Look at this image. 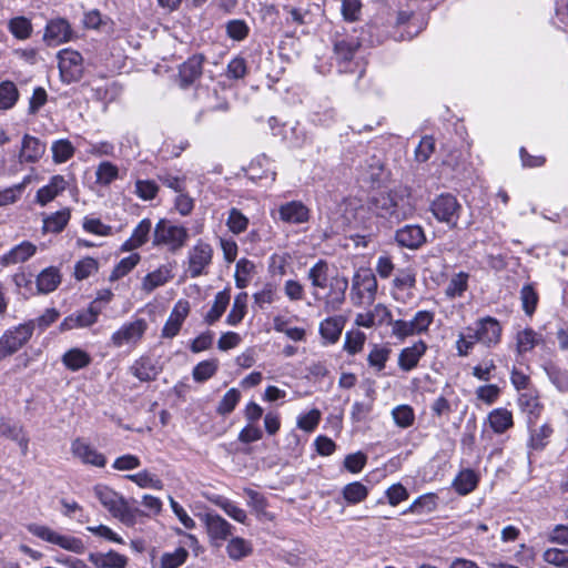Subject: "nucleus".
<instances>
[{
	"label": "nucleus",
	"mask_w": 568,
	"mask_h": 568,
	"mask_svg": "<svg viewBox=\"0 0 568 568\" xmlns=\"http://www.w3.org/2000/svg\"><path fill=\"white\" fill-rule=\"evenodd\" d=\"M225 31L230 39L234 41H243L250 33V27L242 19H233L226 22Z\"/></svg>",
	"instance_id": "052dcab7"
},
{
	"label": "nucleus",
	"mask_w": 568,
	"mask_h": 568,
	"mask_svg": "<svg viewBox=\"0 0 568 568\" xmlns=\"http://www.w3.org/2000/svg\"><path fill=\"white\" fill-rule=\"evenodd\" d=\"M329 265L326 260H318L307 272V280L312 285V296L324 303L325 312L341 308L345 302L348 280L345 276L329 277Z\"/></svg>",
	"instance_id": "f257e3e1"
},
{
	"label": "nucleus",
	"mask_w": 568,
	"mask_h": 568,
	"mask_svg": "<svg viewBox=\"0 0 568 568\" xmlns=\"http://www.w3.org/2000/svg\"><path fill=\"white\" fill-rule=\"evenodd\" d=\"M428 349L427 344L419 339L413 345L403 348L398 354V367L403 372H410L418 366L420 358Z\"/></svg>",
	"instance_id": "412c9836"
},
{
	"label": "nucleus",
	"mask_w": 568,
	"mask_h": 568,
	"mask_svg": "<svg viewBox=\"0 0 568 568\" xmlns=\"http://www.w3.org/2000/svg\"><path fill=\"white\" fill-rule=\"evenodd\" d=\"M89 560L97 568H125L128 558L114 550L108 552H90Z\"/></svg>",
	"instance_id": "c85d7f7f"
},
{
	"label": "nucleus",
	"mask_w": 568,
	"mask_h": 568,
	"mask_svg": "<svg viewBox=\"0 0 568 568\" xmlns=\"http://www.w3.org/2000/svg\"><path fill=\"white\" fill-rule=\"evenodd\" d=\"M344 325L342 316L328 317L320 324V334L329 344H334L339 339Z\"/></svg>",
	"instance_id": "72a5a7b5"
},
{
	"label": "nucleus",
	"mask_w": 568,
	"mask_h": 568,
	"mask_svg": "<svg viewBox=\"0 0 568 568\" xmlns=\"http://www.w3.org/2000/svg\"><path fill=\"white\" fill-rule=\"evenodd\" d=\"M45 152V144L38 138L24 134L22 139L21 151L19 154L20 162L36 163Z\"/></svg>",
	"instance_id": "bb28decb"
},
{
	"label": "nucleus",
	"mask_w": 568,
	"mask_h": 568,
	"mask_svg": "<svg viewBox=\"0 0 568 568\" xmlns=\"http://www.w3.org/2000/svg\"><path fill=\"white\" fill-rule=\"evenodd\" d=\"M68 187L63 175L57 174L50 178L49 183L37 191L36 202L41 206L47 205Z\"/></svg>",
	"instance_id": "393cba45"
},
{
	"label": "nucleus",
	"mask_w": 568,
	"mask_h": 568,
	"mask_svg": "<svg viewBox=\"0 0 568 568\" xmlns=\"http://www.w3.org/2000/svg\"><path fill=\"white\" fill-rule=\"evenodd\" d=\"M9 31L20 40L28 39L32 33V24L26 17H16L9 21Z\"/></svg>",
	"instance_id": "4d7b16f0"
},
{
	"label": "nucleus",
	"mask_w": 568,
	"mask_h": 568,
	"mask_svg": "<svg viewBox=\"0 0 568 568\" xmlns=\"http://www.w3.org/2000/svg\"><path fill=\"white\" fill-rule=\"evenodd\" d=\"M366 336L361 331H351L345 334L344 349L351 354L355 355L359 353L364 346Z\"/></svg>",
	"instance_id": "338daca9"
},
{
	"label": "nucleus",
	"mask_w": 568,
	"mask_h": 568,
	"mask_svg": "<svg viewBox=\"0 0 568 568\" xmlns=\"http://www.w3.org/2000/svg\"><path fill=\"white\" fill-rule=\"evenodd\" d=\"M463 206L455 195L443 193L436 196L430 203V212L434 217L448 225L449 229H456Z\"/></svg>",
	"instance_id": "39448f33"
},
{
	"label": "nucleus",
	"mask_w": 568,
	"mask_h": 568,
	"mask_svg": "<svg viewBox=\"0 0 568 568\" xmlns=\"http://www.w3.org/2000/svg\"><path fill=\"white\" fill-rule=\"evenodd\" d=\"M395 240L402 247L417 250L426 243V234L420 225L408 224L396 231Z\"/></svg>",
	"instance_id": "6ab92c4d"
},
{
	"label": "nucleus",
	"mask_w": 568,
	"mask_h": 568,
	"mask_svg": "<svg viewBox=\"0 0 568 568\" xmlns=\"http://www.w3.org/2000/svg\"><path fill=\"white\" fill-rule=\"evenodd\" d=\"M217 368V359L202 361L193 368V379L197 383H204L215 375Z\"/></svg>",
	"instance_id": "3c124183"
},
{
	"label": "nucleus",
	"mask_w": 568,
	"mask_h": 568,
	"mask_svg": "<svg viewBox=\"0 0 568 568\" xmlns=\"http://www.w3.org/2000/svg\"><path fill=\"white\" fill-rule=\"evenodd\" d=\"M213 248L209 243L199 241L189 251V273L192 278L205 273V268L212 263Z\"/></svg>",
	"instance_id": "ddd939ff"
},
{
	"label": "nucleus",
	"mask_w": 568,
	"mask_h": 568,
	"mask_svg": "<svg viewBox=\"0 0 568 568\" xmlns=\"http://www.w3.org/2000/svg\"><path fill=\"white\" fill-rule=\"evenodd\" d=\"M278 219L287 224H303L310 220V209L302 201H290L278 206Z\"/></svg>",
	"instance_id": "f3484780"
},
{
	"label": "nucleus",
	"mask_w": 568,
	"mask_h": 568,
	"mask_svg": "<svg viewBox=\"0 0 568 568\" xmlns=\"http://www.w3.org/2000/svg\"><path fill=\"white\" fill-rule=\"evenodd\" d=\"M205 61L204 54L195 53L179 65L175 81L180 89L187 90L201 79Z\"/></svg>",
	"instance_id": "1a4fd4ad"
},
{
	"label": "nucleus",
	"mask_w": 568,
	"mask_h": 568,
	"mask_svg": "<svg viewBox=\"0 0 568 568\" xmlns=\"http://www.w3.org/2000/svg\"><path fill=\"white\" fill-rule=\"evenodd\" d=\"M130 372L140 382H152L158 378L162 367L150 356H141L130 366Z\"/></svg>",
	"instance_id": "4be33fe9"
},
{
	"label": "nucleus",
	"mask_w": 568,
	"mask_h": 568,
	"mask_svg": "<svg viewBox=\"0 0 568 568\" xmlns=\"http://www.w3.org/2000/svg\"><path fill=\"white\" fill-rule=\"evenodd\" d=\"M377 292V281L369 268L358 270L352 284V300L355 305L372 304Z\"/></svg>",
	"instance_id": "0eeeda50"
},
{
	"label": "nucleus",
	"mask_w": 568,
	"mask_h": 568,
	"mask_svg": "<svg viewBox=\"0 0 568 568\" xmlns=\"http://www.w3.org/2000/svg\"><path fill=\"white\" fill-rule=\"evenodd\" d=\"M59 70L65 83L79 81L83 75V58L78 51L62 50L59 55Z\"/></svg>",
	"instance_id": "9b49d317"
},
{
	"label": "nucleus",
	"mask_w": 568,
	"mask_h": 568,
	"mask_svg": "<svg viewBox=\"0 0 568 568\" xmlns=\"http://www.w3.org/2000/svg\"><path fill=\"white\" fill-rule=\"evenodd\" d=\"M468 278H469V274L466 272H459V273L455 274L450 278V281L445 290L446 296L449 298H455V297L462 296L468 288Z\"/></svg>",
	"instance_id": "09e8293b"
},
{
	"label": "nucleus",
	"mask_w": 568,
	"mask_h": 568,
	"mask_svg": "<svg viewBox=\"0 0 568 568\" xmlns=\"http://www.w3.org/2000/svg\"><path fill=\"white\" fill-rule=\"evenodd\" d=\"M488 422L496 434H503L514 426L513 414L507 408H496L488 415Z\"/></svg>",
	"instance_id": "e433bc0d"
},
{
	"label": "nucleus",
	"mask_w": 568,
	"mask_h": 568,
	"mask_svg": "<svg viewBox=\"0 0 568 568\" xmlns=\"http://www.w3.org/2000/svg\"><path fill=\"white\" fill-rule=\"evenodd\" d=\"M248 217H246L239 209L232 207L229 211L226 226L233 234L239 235L245 232L248 227Z\"/></svg>",
	"instance_id": "8fccbe9b"
},
{
	"label": "nucleus",
	"mask_w": 568,
	"mask_h": 568,
	"mask_svg": "<svg viewBox=\"0 0 568 568\" xmlns=\"http://www.w3.org/2000/svg\"><path fill=\"white\" fill-rule=\"evenodd\" d=\"M203 521L210 538L219 545L232 535V525L215 513H206Z\"/></svg>",
	"instance_id": "aec40b11"
},
{
	"label": "nucleus",
	"mask_w": 568,
	"mask_h": 568,
	"mask_svg": "<svg viewBox=\"0 0 568 568\" xmlns=\"http://www.w3.org/2000/svg\"><path fill=\"white\" fill-rule=\"evenodd\" d=\"M554 428L549 424H544L530 430L529 447L535 450L544 449L549 443Z\"/></svg>",
	"instance_id": "49530a36"
},
{
	"label": "nucleus",
	"mask_w": 568,
	"mask_h": 568,
	"mask_svg": "<svg viewBox=\"0 0 568 568\" xmlns=\"http://www.w3.org/2000/svg\"><path fill=\"white\" fill-rule=\"evenodd\" d=\"M255 270V265L247 258H240L235 265V285L239 288H245L251 281L252 274Z\"/></svg>",
	"instance_id": "79ce46f5"
},
{
	"label": "nucleus",
	"mask_w": 568,
	"mask_h": 568,
	"mask_svg": "<svg viewBox=\"0 0 568 568\" xmlns=\"http://www.w3.org/2000/svg\"><path fill=\"white\" fill-rule=\"evenodd\" d=\"M62 363L68 369L77 372L90 365L91 356L85 351L74 347L63 354Z\"/></svg>",
	"instance_id": "4c0bfd02"
},
{
	"label": "nucleus",
	"mask_w": 568,
	"mask_h": 568,
	"mask_svg": "<svg viewBox=\"0 0 568 568\" xmlns=\"http://www.w3.org/2000/svg\"><path fill=\"white\" fill-rule=\"evenodd\" d=\"M475 327L477 331V339H479L480 344L491 347L500 342L503 328L495 317L486 316L480 318L476 322Z\"/></svg>",
	"instance_id": "2eb2a0df"
},
{
	"label": "nucleus",
	"mask_w": 568,
	"mask_h": 568,
	"mask_svg": "<svg viewBox=\"0 0 568 568\" xmlns=\"http://www.w3.org/2000/svg\"><path fill=\"white\" fill-rule=\"evenodd\" d=\"M99 268V263L93 257H84L74 265V277L82 281L94 274Z\"/></svg>",
	"instance_id": "69168bd1"
},
{
	"label": "nucleus",
	"mask_w": 568,
	"mask_h": 568,
	"mask_svg": "<svg viewBox=\"0 0 568 568\" xmlns=\"http://www.w3.org/2000/svg\"><path fill=\"white\" fill-rule=\"evenodd\" d=\"M34 332V323H22L7 329L0 337V359L17 353L28 343Z\"/></svg>",
	"instance_id": "6e6552de"
},
{
	"label": "nucleus",
	"mask_w": 568,
	"mask_h": 568,
	"mask_svg": "<svg viewBox=\"0 0 568 568\" xmlns=\"http://www.w3.org/2000/svg\"><path fill=\"white\" fill-rule=\"evenodd\" d=\"M52 158L55 163H64L74 155V146L67 139L54 141L52 146Z\"/></svg>",
	"instance_id": "603ef678"
},
{
	"label": "nucleus",
	"mask_w": 568,
	"mask_h": 568,
	"mask_svg": "<svg viewBox=\"0 0 568 568\" xmlns=\"http://www.w3.org/2000/svg\"><path fill=\"white\" fill-rule=\"evenodd\" d=\"M187 240V229L173 224L166 219H160L153 229L152 245L154 247H165L173 254L183 248Z\"/></svg>",
	"instance_id": "20e7f679"
},
{
	"label": "nucleus",
	"mask_w": 568,
	"mask_h": 568,
	"mask_svg": "<svg viewBox=\"0 0 568 568\" xmlns=\"http://www.w3.org/2000/svg\"><path fill=\"white\" fill-rule=\"evenodd\" d=\"M71 453L74 457L79 458L83 464L92 465L95 467H104L106 464V458L104 457V455L99 453L83 438H75L72 442Z\"/></svg>",
	"instance_id": "a211bd4d"
},
{
	"label": "nucleus",
	"mask_w": 568,
	"mask_h": 568,
	"mask_svg": "<svg viewBox=\"0 0 568 568\" xmlns=\"http://www.w3.org/2000/svg\"><path fill=\"white\" fill-rule=\"evenodd\" d=\"M375 312L381 314V321L392 327V335L400 342L409 336L426 333L435 317L434 312L424 310L418 311L409 321L393 320L390 311L383 305H377Z\"/></svg>",
	"instance_id": "7ed1b4c3"
},
{
	"label": "nucleus",
	"mask_w": 568,
	"mask_h": 568,
	"mask_svg": "<svg viewBox=\"0 0 568 568\" xmlns=\"http://www.w3.org/2000/svg\"><path fill=\"white\" fill-rule=\"evenodd\" d=\"M119 169L111 162H101L95 171L97 182L102 185H109L118 179Z\"/></svg>",
	"instance_id": "e2e57ef3"
},
{
	"label": "nucleus",
	"mask_w": 568,
	"mask_h": 568,
	"mask_svg": "<svg viewBox=\"0 0 568 568\" xmlns=\"http://www.w3.org/2000/svg\"><path fill=\"white\" fill-rule=\"evenodd\" d=\"M171 268L162 265L155 271L148 273L142 280V290L146 293L153 292L155 288L163 286L172 278Z\"/></svg>",
	"instance_id": "2f4dec72"
},
{
	"label": "nucleus",
	"mask_w": 568,
	"mask_h": 568,
	"mask_svg": "<svg viewBox=\"0 0 568 568\" xmlns=\"http://www.w3.org/2000/svg\"><path fill=\"white\" fill-rule=\"evenodd\" d=\"M148 329V323L144 318H136L133 322L124 323L111 336V344L114 347L124 345L135 346Z\"/></svg>",
	"instance_id": "9d476101"
},
{
	"label": "nucleus",
	"mask_w": 568,
	"mask_h": 568,
	"mask_svg": "<svg viewBox=\"0 0 568 568\" xmlns=\"http://www.w3.org/2000/svg\"><path fill=\"white\" fill-rule=\"evenodd\" d=\"M93 493L102 506L108 509L112 516H114L126 501L120 494L105 485H95Z\"/></svg>",
	"instance_id": "a878e982"
},
{
	"label": "nucleus",
	"mask_w": 568,
	"mask_h": 568,
	"mask_svg": "<svg viewBox=\"0 0 568 568\" xmlns=\"http://www.w3.org/2000/svg\"><path fill=\"white\" fill-rule=\"evenodd\" d=\"M102 307L91 302L88 308L78 311L67 316L59 325L60 332H67L74 328L90 327L97 323Z\"/></svg>",
	"instance_id": "f8f14e48"
},
{
	"label": "nucleus",
	"mask_w": 568,
	"mask_h": 568,
	"mask_svg": "<svg viewBox=\"0 0 568 568\" xmlns=\"http://www.w3.org/2000/svg\"><path fill=\"white\" fill-rule=\"evenodd\" d=\"M247 293L243 292L235 296L232 308L226 316V323L236 326L246 314Z\"/></svg>",
	"instance_id": "c03bdc74"
},
{
	"label": "nucleus",
	"mask_w": 568,
	"mask_h": 568,
	"mask_svg": "<svg viewBox=\"0 0 568 568\" xmlns=\"http://www.w3.org/2000/svg\"><path fill=\"white\" fill-rule=\"evenodd\" d=\"M125 477L135 483L141 488H153L158 490L163 488L162 480L156 476L151 475L148 470H142L133 475H126Z\"/></svg>",
	"instance_id": "13d9d810"
},
{
	"label": "nucleus",
	"mask_w": 568,
	"mask_h": 568,
	"mask_svg": "<svg viewBox=\"0 0 568 568\" xmlns=\"http://www.w3.org/2000/svg\"><path fill=\"white\" fill-rule=\"evenodd\" d=\"M189 312H190L189 302L186 300L178 301V303L174 305L169 318L166 320V322L162 328L161 337L162 338L175 337L179 334L185 318L187 317Z\"/></svg>",
	"instance_id": "dca6fc26"
},
{
	"label": "nucleus",
	"mask_w": 568,
	"mask_h": 568,
	"mask_svg": "<svg viewBox=\"0 0 568 568\" xmlns=\"http://www.w3.org/2000/svg\"><path fill=\"white\" fill-rule=\"evenodd\" d=\"M71 217L70 209L64 207L43 219V231L51 233H60L68 225Z\"/></svg>",
	"instance_id": "ea45409f"
},
{
	"label": "nucleus",
	"mask_w": 568,
	"mask_h": 568,
	"mask_svg": "<svg viewBox=\"0 0 568 568\" xmlns=\"http://www.w3.org/2000/svg\"><path fill=\"white\" fill-rule=\"evenodd\" d=\"M19 99V91L12 81L0 83V110L12 109Z\"/></svg>",
	"instance_id": "a18cd8bd"
},
{
	"label": "nucleus",
	"mask_w": 568,
	"mask_h": 568,
	"mask_svg": "<svg viewBox=\"0 0 568 568\" xmlns=\"http://www.w3.org/2000/svg\"><path fill=\"white\" fill-rule=\"evenodd\" d=\"M37 253V246L30 241H23L13 246L8 253L0 256V265L8 267L19 263H24Z\"/></svg>",
	"instance_id": "b1692460"
},
{
	"label": "nucleus",
	"mask_w": 568,
	"mask_h": 568,
	"mask_svg": "<svg viewBox=\"0 0 568 568\" xmlns=\"http://www.w3.org/2000/svg\"><path fill=\"white\" fill-rule=\"evenodd\" d=\"M390 355V348L386 346L374 345L368 354L367 362L369 366L376 368L378 372L385 368L386 362Z\"/></svg>",
	"instance_id": "680f3d73"
},
{
	"label": "nucleus",
	"mask_w": 568,
	"mask_h": 568,
	"mask_svg": "<svg viewBox=\"0 0 568 568\" xmlns=\"http://www.w3.org/2000/svg\"><path fill=\"white\" fill-rule=\"evenodd\" d=\"M368 209L389 223H399L413 212L408 197L398 191L377 192L368 200Z\"/></svg>",
	"instance_id": "f03ea898"
},
{
	"label": "nucleus",
	"mask_w": 568,
	"mask_h": 568,
	"mask_svg": "<svg viewBox=\"0 0 568 568\" xmlns=\"http://www.w3.org/2000/svg\"><path fill=\"white\" fill-rule=\"evenodd\" d=\"M27 529L33 536L50 544L57 545L68 551H72L79 555L84 554L85 551V545L80 538L60 535L51 528L38 524H30L28 525Z\"/></svg>",
	"instance_id": "423d86ee"
},
{
	"label": "nucleus",
	"mask_w": 568,
	"mask_h": 568,
	"mask_svg": "<svg viewBox=\"0 0 568 568\" xmlns=\"http://www.w3.org/2000/svg\"><path fill=\"white\" fill-rule=\"evenodd\" d=\"M60 283V271L54 266H49L42 270L36 278L37 294H49L55 291Z\"/></svg>",
	"instance_id": "c756f323"
},
{
	"label": "nucleus",
	"mask_w": 568,
	"mask_h": 568,
	"mask_svg": "<svg viewBox=\"0 0 568 568\" xmlns=\"http://www.w3.org/2000/svg\"><path fill=\"white\" fill-rule=\"evenodd\" d=\"M71 37V28L67 20L57 19L47 24L44 38L55 43L65 42Z\"/></svg>",
	"instance_id": "c9c22d12"
},
{
	"label": "nucleus",
	"mask_w": 568,
	"mask_h": 568,
	"mask_svg": "<svg viewBox=\"0 0 568 568\" xmlns=\"http://www.w3.org/2000/svg\"><path fill=\"white\" fill-rule=\"evenodd\" d=\"M367 495V487L359 481H353L343 488L344 499L352 505L363 501Z\"/></svg>",
	"instance_id": "864d4df0"
},
{
	"label": "nucleus",
	"mask_w": 568,
	"mask_h": 568,
	"mask_svg": "<svg viewBox=\"0 0 568 568\" xmlns=\"http://www.w3.org/2000/svg\"><path fill=\"white\" fill-rule=\"evenodd\" d=\"M521 306L527 316H532L538 302L539 296L532 284H525L520 290Z\"/></svg>",
	"instance_id": "de8ad7c7"
},
{
	"label": "nucleus",
	"mask_w": 568,
	"mask_h": 568,
	"mask_svg": "<svg viewBox=\"0 0 568 568\" xmlns=\"http://www.w3.org/2000/svg\"><path fill=\"white\" fill-rule=\"evenodd\" d=\"M542 369L551 384L561 393L568 392V371L559 367L552 361L542 364Z\"/></svg>",
	"instance_id": "f704fd0d"
},
{
	"label": "nucleus",
	"mask_w": 568,
	"mask_h": 568,
	"mask_svg": "<svg viewBox=\"0 0 568 568\" xmlns=\"http://www.w3.org/2000/svg\"><path fill=\"white\" fill-rule=\"evenodd\" d=\"M241 399V393L236 388L229 389L220 400L216 413L221 416L230 415Z\"/></svg>",
	"instance_id": "6e6d98bb"
},
{
	"label": "nucleus",
	"mask_w": 568,
	"mask_h": 568,
	"mask_svg": "<svg viewBox=\"0 0 568 568\" xmlns=\"http://www.w3.org/2000/svg\"><path fill=\"white\" fill-rule=\"evenodd\" d=\"M231 301V292L230 288H225L219 293H216L214 297V302L210 311L204 316V321L209 325H213L217 322L224 312L226 311Z\"/></svg>",
	"instance_id": "473e14b6"
},
{
	"label": "nucleus",
	"mask_w": 568,
	"mask_h": 568,
	"mask_svg": "<svg viewBox=\"0 0 568 568\" xmlns=\"http://www.w3.org/2000/svg\"><path fill=\"white\" fill-rule=\"evenodd\" d=\"M518 405L527 414L529 424L536 422L544 408L536 389H528L521 393L518 397Z\"/></svg>",
	"instance_id": "cd10ccee"
},
{
	"label": "nucleus",
	"mask_w": 568,
	"mask_h": 568,
	"mask_svg": "<svg viewBox=\"0 0 568 568\" xmlns=\"http://www.w3.org/2000/svg\"><path fill=\"white\" fill-rule=\"evenodd\" d=\"M271 166V160L266 155H260L250 163L246 170L247 176L251 180L270 179L273 182L276 172Z\"/></svg>",
	"instance_id": "7c9ffc66"
},
{
	"label": "nucleus",
	"mask_w": 568,
	"mask_h": 568,
	"mask_svg": "<svg viewBox=\"0 0 568 568\" xmlns=\"http://www.w3.org/2000/svg\"><path fill=\"white\" fill-rule=\"evenodd\" d=\"M226 551L232 559L240 560L252 552V547L245 539L235 537L229 541Z\"/></svg>",
	"instance_id": "bf43d9fd"
},
{
	"label": "nucleus",
	"mask_w": 568,
	"mask_h": 568,
	"mask_svg": "<svg viewBox=\"0 0 568 568\" xmlns=\"http://www.w3.org/2000/svg\"><path fill=\"white\" fill-rule=\"evenodd\" d=\"M189 557V551L179 547L173 552H164L160 559V568H179Z\"/></svg>",
	"instance_id": "5fc2aeb1"
},
{
	"label": "nucleus",
	"mask_w": 568,
	"mask_h": 568,
	"mask_svg": "<svg viewBox=\"0 0 568 568\" xmlns=\"http://www.w3.org/2000/svg\"><path fill=\"white\" fill-rule=\"evenodd\" d=\"M541 341V335L536 333L532 328H525L519 331L516 335V351L519 355H523L530 352Z\"/></svg>",
	"instance_id": "a19ab883"
},
{
	"label": "nucleus",
	"mask_w": 568,
	"mask_h": 568,
	"mask_svg": "<svg viewBox=\"0 0 568 568\" xmlns=\"http://www.w3.org/2000/svg\"><path fill=\"white\" fill-rule=\"evenodd\" d=\"M359 47L361 42L355 36L336 32L333 37V54L339 64L352 61Z\"/></svg>",
	"instance_id": "4468645a"
},
{
	"label": "nucleus",
	"mask_w": 568,
	"mask_h": 568,
	"mask_svg": "<svg viewBox=\"0 0 568 568\" xmlns=\"http://www.w3.org/2000/svg\"><path fill=\"white\" fill-rule=\"evenodd\" d=\"M395 424L400 428L410 427L415 420L414 409L409 405H399L392 410Z\"/></svg>",
	"instance_id": "0e129e2a"
},
{
	"label": "nucleus",
	"mask_w": 568,
	"mask_h": 568,
	"mask_svg": "<svg viewBox=\"0 0 568 568\" xmlns=\"http://www.w3.org/2000/svg\"><path fill=\"white\" fill-rule=\"evenodd\" d=\"M542 559L550 565L559 568H568V550L559 548H548L542 554Z\"/></svg>",
	"instance_id": "774afa93"
},
{
	"label": "nucleus",
	"mask_w": 568,
	"mask_h": 568,
	"mask_svg": "<svg viewBox=\"0 0 568 568\" xmlns=\"http://www.w3.org/2000/svg\"><path fill=\"white\" fill-rule=\"evenodd\" d=\"M479 477L473 469H464L455 477L453 487L459 495H468L476 489Z\"/></svg>",
	"instance_id": "58836bf2"
},
{
	"label": "nucleus",
	"mask_w": 568,
	"mask_h": 568,
	"mask_svg": "<svg viewBox=\"0 0 568 568\" xmlns=\"http://www.w3.org/2000/svg\"><path fill=\"white\" fill-rule=\"evenodd\" d=\"M152 222L145 217L139 222L134 227L131 236L121 245L122 252H132L140 248L150 240L151 233L153 234Z\"/></svg>",
	"instance_id": "5701e85b"
},
{
	"label": "nucleus",
	"mask_w": 568,
	"mask_h": 568,
	"mask_svg": "<svg viewBox=\"0 0 568 568\" xmlns=\"http://www.w3.org/2000/svg\"><path fill=\"white\" fill-rule=\"evenodd\" d=\"M141 256L139 253H132L129 256L122 258L112 270L109 281L115 282L126 274H129L140 262Z\"/></svg>",
	"instance_id": "37998d69"
}]
</instances>
